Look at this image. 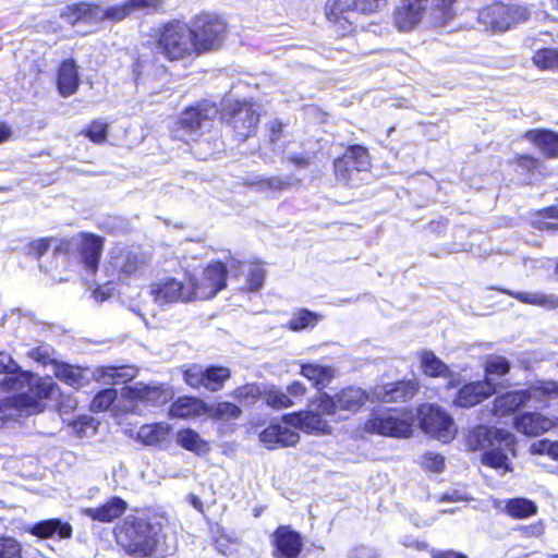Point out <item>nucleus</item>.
I'll list each match as a JSON object with an SVG mask.
<instances>
[{"instance_id":"obj_1","label":"nucleus","mask_w":558,"mask_h":558,"mask_svg":"<svg viewBox=\"0 0 558 558\" xmlns=\"http://www.w3.org/2000/svg\"><path fill=\"white\" fill-rule=\"evenodd\" d=\"M312 408L313 410L304 413L284 415L283 424H270L259 434V440L271 450L277 447H291L299 442L300 435L292 427L307 433H328L329 426L322 417L324 413L317 409L315 400L312 402Z\"/></svg>"},{"instance_id":"obj_2","label":"nucleus","mask_w":558,"mask_h":558,"mask_svg":"<svg viewBox=\"0 0 558 558\" xmlns=\"http://www.w3.org/2000/svg\"><path fill=\"white\" fill-rule=\"evenodd\" d=\"M161 526L143 518L128 517L117 532L118 544L126 553L145 557L158 550Z\"/></svg>"},{"instance_id":"obj_3","label":"nucleus","mask_w":558,"mask_h":558,"mask_svg":"<svg viewBox=\"0 0 558 558\" xmlns=\"http://www.w3.org/2000/svg\"><path fill=\"white\" fill-rule=\"evenodd\" d=\"M216 104L205 100L183 110L173 128L174 136L183 141H196L213 126L218 114Z\"/></svg>"},{"instance_id":"obj_4","label":"nucleus","mask_w":558,"mask_h":558,"mask_svg":"<svg viewBox=\"0 0 558 558\" xmlns=\"http://www.w3.org/2000/svg\"><path fill=\"white\" fill-rule=\"evenodd\" d=\"M159 3V0H128L122 4H117L107 8L102 11L97 5L87 3H74L68 5L61 13V17L65 19L70 24L74 25L84 19H95L101 13V17L112 21H121L134 10L154 8Z\"/></svg>"},{"instance_id":"obj_5","label":"nucleus","mask_w":558,"mask_h":558,"mask_svg":"<svg viewBox=\"0 0 558 558\" xmlns=\"http://www.w3.org/2000/svg\"><path fill=\"white\" fill-rule=\"evenodd\" d=\"M157 49L169 60H180L192 56L195 50L193 32L190 26L180 22L165 25L162 28Z\"/></svg>"},{"instance_id":"obj_6","label":"nucleus","mask_w":558,"mask_h":558,"mask_svg":"<svg viewBox=\"0 0 558 558\" xmlns=\"http://www.w3.org/2000/svg\"><path fill=\"white\" fill-rule=\"evenodd\" d=\"M368 399L365 390L359 387H347L335 393H320L315 399V404L325 415H337L339 418H347L350 414L355 413Z\"/></svg>"},{"instance_id":"obj_7","label":"nucleus","mask_w":558,"mask_h":558,"mask_svg":"<svg viewBox=\"0 0 558 558\" xmlns=\"http://www.w3.org/2000/svg\"><path fill=\"white\" fill-rule=\"evenodd\" d=\"M530 16L527 8L518 4L493 3L478 11L477 21L484 29L506 32L525 22Z\"/></svg>"},{"instance_id":"obj_8","label":"nucleus","mask_w":558,"mask_h":558,"mask_svg":"<svg viewBox=\"0 0 558 558\" xmlns=\"http://www.w3.org/2000/svg\"><path fill=\"white\" fill-rule=\"evenodd\" d=\"M371 160L366 148L360 145L349 147L333 161V170L339 182L355 186L364 180L369 171Z\"/></svg>"},{"instance_id":"obj_9","label":"nucleus","mask_w":558,"mask_h":558,"mask_svg":"<svg viewBox=\"0 0 558 558\" xmlns=\"http://www.w3.org/2000/svg\"><path fill=\"white\" fill-rule=\"evenodd\" d=\"M190 29L193 32L196 53L220 48L226 37V23L216 14L204 13L196 16Z\"/></svg>"},{"instance_id":"obj_10","label":"nucleus","mask_w":558,"mask_h":558,"mask_svg":"<svg viewBox=\"0 0 558 558\" xmlns=\"http://www.w3.org/2000/svg\"><path fill=\"white\" fill-rule=\"evenodd\" d=\"M545 396H558V381H537L526 390H514L497 397L494 403V411L497 415L504 416L523 407L531 398Z\"/></svg>"},{"instance_id":"obj_11","label":"nucleus","mask_w":558,"mask_h":558,"mask_svg":"<svg viewBox=\"0 0 558 558\" xmlns=\"http://www.w3.org/2000/svg\"><path fill=\"white\" fill-rule=\"evenodd\" d=\"M150 255L140 247L116 246L109 252L108 271L112 276L130 277L144 271Z\"/></svg>"},{"instance_id":"obj_12","label":"nucleus","mask_w":558,"mask_h":558,"mask_svg":"<svg viewBox=\"0 0 558 558\" xmlns=\"http://www.w3.org/2000/svg\"><path fill=\"white\" fill-rule=\"evenodd\" d=\"M230 376L231 371L228 367L218 365L191 364L183 372L186 385L194 389L204 388L210 392L221 390Z\"/></svg>"},{"instance_id":"obj_13","label":"nucleus","mask_w":558,"mask_h":558,"mask_svg":"<svg viewBox=\"0 0 558 558\" xmlns=\"http://www.w3.org/2000/svg\"><path fill=\"white\" fill-rule=\"evenodd\" d=\"M223 117L232 126L235 137L245 141L255 133L259 113L254 104L247 100L229 104L223 110Z\"/></svg>"},{"instance_id":"obj_14","label":"nucleus","mask_w":558,"mask_h":558,"mask_svg":"<svg viewBox=\"0 0 558 558\" xmlns=\"http://www.w3.org/2000/svg\"><path fill=\"white\" fill-rule=\"evenodd\" d=\"M418 414L421 427L426 434L445 444L454 437V422L439 405L423 404Z\"/></svg>"},{"instance_id":"obj_15","label":"nucleus","mask_w":558,"mask_h":558,"mask_svg":"<svg viewBox=\"0 0 558 558\" xmlns=\"http://www.w3.org/2000/svg\"><path fill=\"white\" fill-rule=\"evenodd\" d=\"M227 267L221 262L209 264L203 271L201 279L191 280L193 299L209 300L226 288Z\"/></svg>"},{"instance_id":"obj_16","label":"nucleus","mask_w":558,"mask_h":558,"mask_svg":"<svg viewBox=\"0 0 558 558\" xmlns=\"http://www.w3.org/2000/svg\"><path fill=\"white\" fill-rule=\"evenodd\" d=\"M150 294L159 305L193 300V291L190 284L185 286L182 281L172 277H163L153 282Z\"/></svg>"},{"instance_id":"obj_17","label":"nucleus","mask_w":558,"mask_h":558,"mask_svg":"<svg viewBox=\"0 0 558 558\" xmlns=\"http://www.w3.org/2000/svg\"><path fill=\"white\" fill-rule=\"evenodd\" d=\"M366 429L392 437H409L412 434V423L408 418L399 417L396 413H380L368 420Z\"/></svg>"},{"instance_id":"obj_18","label":"nucleus","mask_w":558,"mask_h":558,"mask_svg":"<svg viewBox=\"0 0 558 558\" xmlns=\"http://www.w3.org/2000/svg\"><path fill=\"white\" fill-rule=\"evenodd\" d=\"M71 244L76 248L84 268L95 274L104 248V241L95 234L82 233L72 239Z\"/></svg>"},{"instance_id":"obj_19","label":"nucleus","mask_w":558,"mask_h":558,"mask_svg":"<svg viewBox=\"0 0 558 558\" xmlns=\"http://www.w3.org/2000/svg\"><path fill=\"white\" fill-rule=\"evenodd\" d=\"M275 558H296L303 549L301 535L289 525H280L272 534Z\"/></svg>"},{"instance_id":"obj_20","label":"nucleus","mask_w":558,"mask_h":558,"mask_svg":"<svg viewBox=\"0 0 558 558\" xmlns=\"http://www.w3.org/2000/svg\"><path fill=\"white\" fill-rule=\"evenodd\" d=\"M418 389L420 384L417 379H403L377 388L375 396L378 400L386 403L407 402L418 392Z\"/></svg>"},{"instance_id":"obj_21","label":"nucleus","mask_w":558,"mask_h":558,"mask_svg":"<svg viewBox=\"0 0 558 558\" xmlns=\"http://www.w3.org/2000/svg\"><path fill=\"white\" fill-rule=\"evenodd\" d=\"M428 0H403L395 11V25L399 31L413 29L422 20Z\"/></svg>"},{"instance_id":"obj_22","label":"nucleus","mask_w":558,"mask_h":558,"mask_svg":"<svg viewBox=\"0 0 558 558\" xmlns=\"http://www.w3.org/2000/svg\"><path fill=\"white\" fill-rule=\"evenodd\" d=\"M495 392V385L490 379L474 381L464 385L457 393L453 403L461 408L474 407Z\"/></svg>"},{"instance_id":"obj_23","label":"nucleus","mask_w":558,"mask_h":558,"mask_svg":"<svg viewBox=\"0 0 558 558\" xmlns=\"http://www.w3.org/2000/svg\"><path fill=\"white\" fill-rule=\"evenodd\" d=\"M508 433L504 429L478 425L469 432L466 446L470 450H483L485 452Z\"/></svg>"},{"instance_id":"obj_24","label":"nucleus","mask_w":558,"mask_h":558,"mask_svg":"<svg viewBox=\"0 0 558 558\" xmlns=\"http://www.w3.org/2000/svg\"><path fill=\"white\" fill-rule=\"evenodd\" d=\"M72 532L71 524L58 518L38 521L29 527L32 535L43 539L56 537L59 539H69L72 537Z\"/></svg>"},{"instance_id":"obj_25","label":"nucleus","mask_w":558,"mask_h":558,"mask_svg":"<svg viewBox=\"0 0 558 558\" xmlns=\"http://www.w3.org/2000/svg\"><path fill=\"white\" fill-rule=\"evenodd\" d=\"M56 384L51 378H40L34 375L28 390L23 393L21 407L37 409L41 400L51 399L56 391Z\"/></svg>"},{"instance_id":"obj_26","label":"nucleus","mask_w":558,"mask_h":558,"mask_svg":"<svg viewBox=\"0 0 558 558\" xmlns=\"http://www.w3.org/2000/svg\"><path fill=\"white\" fill-rule=\"evenodd\" d=\"M513 436L506 434L495 446L482 454L484 464L495 469L508 470V452L513 451Z\"/></svg>"},{"instance_id":"obj_27","label":"nucleus","mask_w":558,"mask_h":558,"mask_svg":"<svg viewBox=\"0 0 558 558\" xmlns=\"http://www.w3.org/2000/svg\"><path fill=\"white\" fill-rule=\"evenodd\" d=\"M128 509V502L121 497H111L102 506L97 508H85L83 513L93 520L111 522L120 518Z\"/></svg>"},{"instance_id":"obj_28","label":"nucleus","mask_w":558,"mask_h":558,"mask_svg":"<svg viewBox=\"0 0 558 558\" xmlns=\"http://www.w3.org/2000/svg\"><path fill=\"white\" fill-rule=\"evenodd\" d=\"M80 85V76L76 62L66 59L61 62L58 69L57 86L62 97H69L76 93Z\"/></svg>"},{"instance_id":"obj_29","label":"nucleus","mask_w":558,"mask_h":558,"mask_svg":"<svg viewBox=\"0 0 558 558\" xmlns=\"http://www.w3.org/2000/svg\"><path fill=\"white\" fill-rule=\"evenodd\" d=\"M208 412L205 401L195 397H181L170 408L171 416L178 418H195Z\"/></svg>"},{"instance_id":"obj_30","label":"nucleus","mask_w":558,"mask_h":558,"mask_svg":"<svg viewBox=\"0 0 558 558\" xmlns=\"http://www.w3.org/2000/svg\"><path fill=\"white\" fill-rule=\"evenodd\" d=\"M514 426L524 435L537 436L549 430L553 422L539 413L526 412L515 417Z\"/></svg>"},{"instance_id":"obj_31","label":"nucleus","mask_w":558,"mask_h":558,"mask_svg":"<svg viewBox=\"0 0 558 558\" xmlns=\"http://www.w3.org/2000/svg\"><path fill=\"white\" fill-rule=\"evenodd\" d=\"M33 377V373L22 371L17 365L16 371H9L0 381L1 390L5 392H16L21 407L23 403V393L28 390Z\"/></svg>"},{"instance_id":"obj_32","label":"nucleus","mask_w":558,"mask_h":558,"mask_svg":"<svg viewBox=\"0 0 558 558\" xmlns=\"http://www.w3.org/2000/svg\"><path fill=\"white\" fill-rule=\"evenodd\" d=\"M325 11L331 22L343 20L350 25L357 23V10L353 7V0H327Z\"/></svg>"},{"instance_id":"obj_33","label":"nucleus","mask_w":558,"mask_h":558,"mask_svg":"<svg viewBox=\"0 0 558 558\" xmlns=\"http://www.w3.org/2000/svg\"><path fill=\"white\" fill-rule=\"evenodd\" d=\"M134 395L142 402L159 407L171 400L173 393L167 385H143L134 389Z\"/></svg>"},{"instance_id":"obj_34","label":"nucleus","mask_w":558,"mask_h":558,"mask_svg":"<svg viewBox=\"0 0 558 558\" xmlns=\"http://www.w3.org/2000/svg\"><path fill=\"white\" fill-rule=\"evenodd\" d=\"M521 303L541 306L546 310H558V295L547 294L543 292H515L507 289H499Z\"/></svg>"},{"instance_id":"obj_35","label":"nucleus","mask_w":558,"mask_h":558,"mask_svg":"<svg viewBox=\"0 0 558 558\" xmlns=\"http://www.w3.org/2000/svg\"><path fill=\"white\" fill-rule=\"evenodd\" d=\"M524 137L533 142L547 157L558 156V134L548 130H531Z\"/></svg>"},{"instance_id":"obj_36","label":"nucleus","mask_w":558,"mask_h":558,"mask_svg":"<svg viewBox=\"0 0 558 558\" xmlns=\"http://www.w3.org/2000/svg\"><path fill=\"white\" fill-rule=\"evenodd\" d=\"M137 374L134 366H105L97 369L98 377L108 385H121L132 380Z\"/></svg>"},{"instance_id":"obj_37","label":"nucleus","mask_w":558,"mask_h":558,"mask_svg":"<svg viewBox=\"0 0 558 558\" xmlns=\"http://www.w3.org/2000/svg\"><path fill=\"white\" fill-rule=\"evenodd\" d=\"M301 374L320 390L330 384L335 377V369L331 366L308 363L301 366Z\"/></svg>"},{"instance_id":"obj_38","label":"nucleus","mask_w":558,"mask_h":558,"mask_svg":"<svg viewBox=\"0 0 558 558\" xmlns=\"http://www.w3.org/2000/svg\"><path fill=\"white\" fill-rule=\"evenodd\" d=\"M421 367L423 373L429 377L447 378L452 374L449 367L429 351H425L421 354Z\"/></svg>"},{"instance_id":"obj_39","label":"nucleus","mask_w":558,"mask_h":558,"mask_svg":"<svg viewBox=\"0 0 558 558\" xmlns=\"http://www.w3.org/2000/svg\"><path fill=\"white\" fill-rule=\"evenodd\" d=\"M170 426L163 423L144 425L140 428L137 437L145 445H156L167 439Z\"/></svg>"},{"instance_id":"obj_40","label":"nucleus","mask_w":558,"mask_h":558,"mask_svg":"<svg viewBox=\"0 0 558 558\" xmlns=\"http://www.w3.org/2000/svg\"><path fill=\"white\" fill-rule=\"evenodd\" d=\"M247 186H255L259 192L267 191H282L291 186L290 178H281V177H254L253 179H247L244 182Z\"/></svg>"},{"instance_id":"obj_41","label":"nucleus","mask_w":558,"mask_h":558,"mask_svg":"<svg viewBox=\"0 0 558 558\" xmlns=\"http://www.w3.org/2000/svg\"><path fill=\"white\" fill-rule=\"evenodd\" d=\"M506 511L514 519H526L536 514L537 506L526 498H512L508 500Z\"/></svg>"},{"instance_id":"obj_42","label":"nucleus","mask_w":558,"mask_h":558,"mask_svg":"<svg viewBox=\"0 0 558 558\" xmlns=\"http://www.w3.org/2000/svg\"><path fill=\"white\" fill-rule=\"evenodd\" d=\"M177 442L184 449L202 453L207 450V444L193 429H183L178 433Z\"/></svg>"},{"instance_id":"obj_43","label":"nucleus","mask_w":558,"mask_h":558,"mask_svg":"<svg viewBox=\"0 0 558 558\" xmlns=\"http://www.w3.org/2000/svg\"><path fill=\"white\" fill-rule=\"evenodd\" d=\"M56 376L74 388H81L85 385L86 378L83 371L78 367L63 364L57 367Z\"/></svg>"},{"instance_id":"obj_44","label":"nucleus","mask_w":558,"mask_h":558,"mask_svg":"<svg viewBox=\"0 0 558 558\" xmlns=\"http://www.w3.org/2000/svg\"><path fill=\"white\" fill-rule=\"evenodd\" d=\"M262 395L260 388L256 384H246L236 388L232 396L241 403L250 405L255 403Z\"/></svg>"},{"instance_id":"obj_45","label":"nucleus","mask_w":558,"mask_h":558,"mask_svg":"<svg viewBox=\"0 0 558 558\" xmlns=\"http://www.w3.org/2000/svg\"><path fill=\"white\" fill-rule=\"evenodd\" d=\"M533 61L538 68L558 70V49L545 48L538 50L533 57Z\"/></svg>"},{"instance_id":"obj_46","label":"nucleus","mask_w":558,"mask_h":558,"mask_svg":"<svg viewBox=\"0 0 558 558\" xmlns=\"http://www.w3.org/2000/svg\"><path fill=\"white\" fill-rule=\"evenodd\" d=\"M118 392L114 388H107L100 390L93 399L90 403V409L94 412H101L113 403L117 399Z\"/></svg>"},{"instance_id":"obj_47","label":"nucleus","mask_w":558,"mask_h":558,"mask_svg":"<svg viewBox=\"0 0 558 558\" xmlns=\"http://www.w3.org/2000/svg\"><path fill=\"white\" fill-rule=\"evenodd\" d=\"M318 322V316L307 310L295 313L289 320V327L292 330H301L308 326H314Z\"/></svg>"},{"instance_id":"obj_48","label":"nucleus","mask_w":558,"mask_h":558,"mask_svg":"<svg viewBox=\"0 0 558 558\" xmlns=\"http://www.w3.org/2000/svg\"><path fill=\"white\" fill-rule=\"evenodd\" d=\"M510 369V363L509 361L500 355H489L486 359V374L487 376L496 375V376H504L506 375Z\"/></svg>"},{"instance_id":"obj_49","label":"nucleus","mask_w":558,"mask_h":558,"mask_svg":"<svg viewBox=\"0 0 558 558\" xmlns=\"http://www.w3.org/2000/svg\"><path fill=\"white\" fill-rule=\"evenodd\" d=\"M457 0H436L435 14L438 20L437 24L442 26L449 22L453 15V4Z\"/></svg>"},{"instance_id":"obj_50","label":"nucleus","mask_w":558,"mask_h":558,"mask_svg":"<svg viewBox=\"0 0 558 558\" xmlns=\"http://www.w3.org/2000/svg\"><path fill=\"white\" fill-rule=\"evenodd\" d=\"M241 409L231 402H219L214 409V416L219 420L238 418L241 415Z\"/></svg>"},{"instance_id":"obj_51","label":"nucleus","mask_w":558,"mask_h":558,"mask_svg":"<svg viewBox=\"0 0 558 558\" xmlns=\"http://www.w3.org/2000/svg\"><path fill=\"white\" fill-rule=\"evenodd\" d=\"M0 558H22L21 545L12 537L0 538Z\"/></svg>"},{"instance_id":"obj_52","label":"nucleus","mask_w":558,"mask_h":558,"mask_svg":"<svg viewBox=\"0 0 558 558\" xmlns=\"http://www.w3.org/2000/svg\"><path fill=\"white\" fill-rule=\"evenodd\" d=\"M266 402L269 407L275 409H284L293 404L290 397L286 392L277 389H270L267 392Z\"/></svg>"},{"instance_id":"obj_53","label":"nucleus","mask_w":558,"mask_h":558,"mask_svg":"<svg viewBox=\"0 0 558 558\" xmlns=\"http://www.w3.org/2000/svg\"><path fill=\"white\" fill-rule=\"evenodd\" d=\"M107 123L102 121H94L85 131H83V134H85L92 142L99 144L105 142L107 138Z\"/></svg>"},{"instance_id":"obj_54","label":"nucleus","mask_w":558,"mask_h":558,"mask_svg":"<svg viewBox=\"0 0 558 558\" xmlns=\"http://www.w3.org/2000/svg\"><path fill=\"white\" fill-rule=\"evenodd\" d=\"M532 452L536 454H547L553 459H558V441L541 439L532 444Z\"/></svg>"},{"instance_id":"obj_55","label":"nucleus","mask_w":558,"mask_h":558,"mask_svg":"<svg viewBox=\"0 0 558 558\" xmlns=\"http://www.w3.org/2000/svg\"><path fill=\"white\" fill-rule=\"evenodd\" d=\"M265 278V271L257 265H252L248 268L247 274V289L250 291H256L262 288Z\"/></svg>"},{"instance_id":"obj_56","label":"nucleus","mask_w":558,"mask_h":558,"mask_svg":"<svg viewBox=\"0 0 558 558\" xmlns=\"http://www.w3.org/2000/svg\"><path fill=\"white\" fill-rule=\"evenodd\" d=\"M50 247V239H38L27 244L25 252L27 255L40 258Z\"/></svg>"},{"instance_id":"obj_57","label":"nucleus","mask_w":558,"mask_h":558,"mask_svg":"<svg viewBox=\"0 0 558 558\" xmlns=\"http://www.w3.org/2000/svg\"><path fill=\"white\" fill-rule=\"evenodd\" d=\"M422 465L429 471L440 472L445 466V460L440 454L428 452L423 456Z\"/></svg>"},{"instance_id":"obj_58","label":"nucleus","mask_w":558,"mask_h":558,"mask_svg":"<svg viewBox=\"0 0 558 558\" xmlns=\"http://www.w3.org/2000/svg\"><path fill=\"white\" fill-rule=\"evenodd\" d=\"M50 353H51V350H50L49 345H40V347L34 348V349H31L27 352V355L31 359L45 365L48 362L52 361Z\"/></svg>"},{"instance_id":"obj_59","label":"nucleus","mask_w":558,"mask_h":558,"mask_svg":"<svg viewBox=\"0 0 558 558\" xmlns=\"http://www.w3.org/2000/svg\"><path fill=\"white\" fill-rule=\"evenodd\" d=\"M383 0H353V7L363 14L373 13L380 7Z\"/></svg>"},{"instance_id":"obj_60","label":"nucleus","mask_w":558,"mask_h":558,"mask_svg":"<svg viewBox=\"0 0 558 558\" xmlns=\"http://www.w3.org/2000/svg\"><path fill=\"white\" fill-rule=\"evenodd\" d=\"M348 558H379L375 548L356 546L348 553Z\"/></svg>"},{"instance_id":"obj_61","label":"nucleus","mask_w":558,"mask_h":558,"mask_svg":"<svg viewBox=\"0 0 558 558\" xmlns=\"http://www.w3.org/2000/svg\"><path fill=\"white\" fill-rule=\"evenodd\" d=\"M17 363L7 353L0 352V374H5L9 371H16Z\"/></svg>"},{"instance_id":"obj_62","label":"nucleus","mask_w":558,"mask_h":558,"mask_svg":"<svg viewBox=\"0 0 558 558\" xmlns=\"http://www.w3.org/2000/svg\"><path fill=\"white\" fill-rule=\"evenodd\" d=\"M283 129V123L279 120H274L269 123V130H270V141L277 142L280 136Z\"/></svg>"},{"instance_id":"obj_63","label":"nucleus","mask_w":558,"mask_h":558,"mask_svg":"<svg viewBox=\"0 0 558 558\" xmlns=\"http://www.w3.org/2000/svg\"><path fill=\"white\" fill-rule=\"evenodd\" d=\"M433 558H468L465 555L457 553L454 550H432Z\"/></svg>"},{"instance_id":"obj_64","label":"nucleus","mask_w":558,"mask_h":558,"mask_svg":"<svg viewBox=\"0 0 558 558\" xmlns=\"http://www.w3.org/2000/svg\"><path fill=\"white\" fill-rule=\"evenodd\" d=\"M242 266L243 264L240 260L231 258L228 265H226L227 275L230 274L231 277L238 278L242 271Z\"/></svg>"}]
</instances>
